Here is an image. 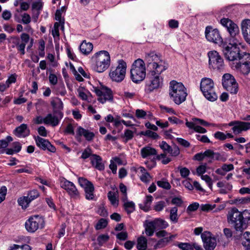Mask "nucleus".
Segmentation results:
<instances>
[{
	"label": "nucleus",
	"instance_id": "nucleus-1",
	"mask_svg": "<svg viewBox=\"0 0 250 250\" xmlns=\"http://www.w3.org/2000/svg\"><path fill=\"white\" fill-rule=\"evenodd\" d=\"M227 220L237 231L242 233L247 228V222L250 220V210H245L243 212L233 208L227 215Z\"/></svg>",
	"mask_w": 250,
	"mask_h": 250
},
{
	"label": "nucleus",
	"instance_id": "nucleus-2",
	"mask_svg": "<svg viewBox=\"0 0 250 250\" xmlns=\"http://www.w3.org/2000/svg\"><path fill=\"white\" fill-rule=\"evenodd\" d=\"M168 94L170 99L177 105L184 102L188 96L187 89L184 84L174 80L169 83Z\"/></svg>",
	"mask_w": 250,
	"mask_h": 250
},
{
	"label": "nucleus",
	"instance_id": "nucleus-3",
	"mask_svg": "<svg viewBox=\"0 0 250 250\" xmlns=\"http://www.w3.org/2000/svg\"><path fill=\"white\" fill-rule=\"evenodd\" d=\"M233 43H229L225 47L224 53L227 60L233 63L238 62L241 57L245 54L246 52L241 51L238 45L240 43L237 38L234 39Z\"/></svg>",
	"mask_w": 250,
	"mask_h": 250
},
{
	"label": "nucleus",
	"instance_id": "nucleus-4",
	"mask_svg": "<svg viewBox=\"0 0 250 250\" xmlns=\"http://www.w3.org/2000/svg\"><path fill=\"white\" fill-rule=\"evenodd\" d=\"M145 61L150 71H156L158 73H162L167 69L165 62L154 52L146 54Z\"/></svg>",
	"mask_w": 250,
	"mask_h": 250
},
{
	"label": "nucleus",
	"instance_id": "nucleus-5",
	"mask_svg": "<svg viewBox=\"0 0 250 250\" xmlns=\"http://www.w3.org/2000/svg\"><path fill=\"white\" fill-rule=\"evenodd\" d=\"M92 60L95 62V70L102 73L106 70L110 63V57L109 53L104 50L96 53L92 57Z\"/></svg>",
	"mask_w": 250,
	"mask_h": 250
},
{
	"label": "nucleus",
	"instance_id": "nucleus-6",
	"mask_svg": "<svg viewBox=\"0 0 250 250\" xmlns=\"http://www.w3.org/2000/svg\"><path fill=\"white\" fill-rule=\"evenodd\" d=\"M131 79L135 83L143 81L146 76V69L144 62L140 59L135 60L130 69Z\"/></svg>",
	"mask_w": 250,
	"mask_h": 250
},
{
	"label": "nucleus",
	"instance_id": "nucleus-7",
	"mask_svg": "<svg viewBox=\"0 0 250 250\" xmlns=\"http://www.w3.org/2000/svg\"><path fill=\"white\" fill-rule=\"evenodd\" d=\"M161 74L156 71H150L148 76V81L145 87V91L147 93H150L162 87L163 78L160 76Z\"/></svg>",
	"mask_w": 250,
	"mask_h": 250
},
{
	"label": "nucleus",
	"instance_id": "nucleus-8",
	"mask_svg": "<svg viewBox=\"0 0 250 250\" xmlns=\"http://www.w3.org/2000/svg\"><path fill=\"white\" fill-rule=\"evenodd\" d=\"M200 89L205 98L210 101H215L217 95L214 91V83L208 78H202L200 83Z\"/></svg>",
	"mask_w": 250,
	"mask_h": 250
},
{
	"label": "nucleus",
	"instance_id": "nucleus-9",
	"mask_svg": "<svg viewBox=\"0 0 250 250\" xmlns=\"http://www.w3.org/2000/svg\"><path fill=\"white\" fill-rule=\"evenodd\" d=\"M232 67L250 80V54L247 52L244 54L238 62L233 63Z\"/></svg>",
	"mask_w": 250,
	"mask_h": 250
},
{
	"label": "nucleus",
	"instance_id": "nucleus-10",
	"mask_svg": "<svg viewBox=\"0 0 250 250\" xmlns=\"http://www.w3.org/2000/svg\"><path fill=\"white\" fill-rule=\"evenodd\" d=\"M118 63V65L116 68L111 69L109 76L112 81L121 82L125 77L126 63L123 60H119Z\"/></svg>",
	"mask_w": 250,
	"mask_h": 250
},
{
	"label": "nucleus",
	"instance_id": "nucleus-11",
	"mask_svg": "<svg viewBox=\"0 0 250 250\" xmlns=\"http://www.w3.org/2000/svg\"><path fill=\"white\" fill-rule=\"evenodd\" d=\"M200 125L205 126H208L209 125L212 126H216V125L214 124H210L203 119L195 117L192 118L190 121H188V120L186 119V125L188 128L193 129L196 132L200 133H206L207 131V129L201 126Z\"/></svg>",
	"mask_w": 250,
	"mask_h": 250
},
{
	"label": "nucleus",
	"instance_id": "nucleus-12",
	"mask_svg": "<svg viewBox=\"0 0 250 250\" xmlns=\"http://www.w3.org/2000/svg\"><path fill=\"white\" fill-rule=\"evenodd\" d=\"M44 226V220L42 217L39 215L30 216L25 223L26 230L30 233L35 232L38 229H42Z\"/></svg>",
	"mask_w": 250,
	"mask_h": 250
},
{
	"label": "nucleus",
	"instance_id": "nucleus-13",
	"mask_svg": "<svg viewBox=\"0 0 250 250\" xmlns=\"http://www.w3.org/2000/svg\"><path fill=\"white\" fill-rule=\"evenodd\" d=\"M155 234L157 237L162 238L158 240L154 246L155 250L165 247L177 236L176 234H171L165 230H159L156 232Z\"/></svg>",
	"mask_w": 250,
	"mask_h": 250
},
{
	"label": "nucleus",
	"instance_id": "nucleus-14",
	"mask_svg": "<svg viewBox=\"0 0 250 250\" xmlns=\"http://www.w3.org/2000/svg\"><path fill=\"white\" fill-rule=\"evenodd\" d=\"M223 87L230 94H235L238 90V85L234 77L229 73L225 74L222 79Z\"/></svg>",
	"mask_w": 250,
	"mask_h": 250
},
{
	"label": "nucleus",
	"instance_id": "nucleus-15",
	"mask_svg": "<svg viewBox=\"0 0 250 250\" xmlns=\"http://www.w3.org/2000/svg\"><path fill=\"white\" fill-rule=\"evenodd\" d=\"M210 68L220 70L224 68V60L216 51H210L208 53Z\"/></svg>",
	"mask_w": 250,
	"mask_h": 250
},
{
	"label": "nucleus",
	"instance_id": "nucleus-16",
	"mask_svg": "<svg viewBox=\"0 0 250 250\" xmlns=\"http://www.w3.org/2000/svg\"><path fill=\"white\" fill-rule=\"evenodd\" d=\"M220 23L226 27L231 37L235 39L239 37V29L237 25L229 18H223Z\"/></svg>",
	"mask_w": 250,
	"mask_h": 250
},
{
	"label": "nucleus",
	"instance_id": "nucleus-17",
	"mask_svg": "<svg viewBox=\"0 0 250 250\" xmlns=\"http://www.w3.org/2000/svg\"><path fill=\"white\" fill-rule=\"evenodd\" d=\"M206 38L208 41L217 44L223 42L220 33L218 29H213L211 26H207L205 30Z\"/></svg>",
	"mask_w": 250,
	"mask_h": 250
},
{
	"label": "nucleus",
	"instance_id": "nucleus-18",
	"mask_svg": "<svg viewBox=\"0 0 250 250\" xmlns=\"http://www.w3.org/2000/svg\"><path fill=\"white\" fill-rule=\"evenodd\" d=\"M61 187L66 190L71 198L74 199L79 198V192L72 182L63 179L61 181Z\"/></svg>",
	"mask_w": 250,
	"mask_h": 250
},
{
	"label": "nucleus",
	"instance_id": "nucleus-19",
	"mask_svg": "<svg viewBox=\"0 0 250 250\" xmlns=\"http://www.w3.org/2000/svg\"><path fill=\"white\" fill-rule=\"evenodd\" d=\"M204 247L206 250H213L216 246V238L209 231H205L201 234Z\"/></svg>",
	"mask_w": 250,
	"mask_h": 250
},
{
	"label": "nucleus",
	"instance_id": "nucleus-20",
	"mask_svg": "<svg viewBox=\"0 0 250 250\" xmlns=\"http://www.w3.org/2000/svg\"><path fill=\"white\" fill-rule=\"evenodd\" d=\"M94 91L99 97L98 100L102 104H104L106 101L112 99V92L110 89L107 87H103L101 89L95 87Z\"/></svg>",
	"mask_w": 250,
	"mask_h": 250
},
{
	"label": "nucleus",
	"instance_id": "nucleus-21",
	"mask_svg": "<svg viewBox=\"0 0 250 250\" xmlns=\"http://www.w3.org/2000/svg\"><path fill=\"white\" fill-rule=\"evenodd\" d=\"M241 29L244 39L248 43L250 44V20L243 21Z\"/></svg>",
	"mask_w": 250,
	"mask_h": 250
},
{
	"label": "nucleus",
	"instance_id": "nucleus-22",
	"mask_svg": "<svg viewBox=\"0 0 250 250\" xmlns=\"http://www.w3.org/2000/svg\"><path fill=\"white\" fill-rule=\"evenodd\" d=\"M250 129V123L238 121L235 126L232 127V130L235 135L241 133L243 131H247Z\"/></svg>",
	"mask_w": 250,
	"mask_h": 250
},
{
	"label": "nucleus",
	"instance_id": "nucleus-23",
	"mask_svg": "<svg viewBox=\"0 0 250 250\" xmlns=\"http://www.w3.org/2000/svg\"><path fill=\"white\" fill-rule=\"evenodd\" d=\"M14 134L18 137H25L29 135L30 130L26 124H22L15 128Z\"/></svg>",
	"mask_w": 250,
	"mask_h": 250
},
{
	"label": "nucleus",
	"instance_id": "nucleus-24",
	"mask_svg": "<svg viewBox=\"0 0 250 250\" xmlns=\"http://www.w3.org/2000/svg\"><path fill=\"white\" fill-rule=\"evenodd\" d=\"M90 161L92 166L95 168L102 170L104 168V164L102 163V158L96 154H93L90 157Z\"/></svg>",
	"mask_w": 250,
	"mask_h": 250
},
{
	"label": "nucleus",
	"instance_id": "nucleus-25",
	"mask_svg": "<svg viewBox=\"0 0 250 250\" xmlns=\"http://www.w3.org/2000/svg\"><path fill=\"white\" fill-rule=\"evenodd\" d=\"M77 133L79 136H83L88 141H92L95 136L93 132L85 129L81 126H79L77 128Z\"/></svg>",
	"mask_w": 250,
	"mask_h": 250
},
{
	"label": "nucleus",
	"instance_id": "nucleus-26",
	"mask_svg": "<svg viewBox=\"0 0 250 250\" xmlns=\"http://www.w3.org/2000/svg\"><path fill=\"white\" fill-rule=\"evenodd\" d=\"M140 153L143 158H146L150 156L156 155L157 151L154 148L146 146L141 149Z\"/></svg>",
	"mask_w": 250,
	"mask_h": 250
},
{
	"label": "nucleus",
	"instance_id": "nucleus-27",
	"mask_svg": "<svg viewBox=\"0 0 250 250\" xmlns=\"http://www.w3.org/2000/svg\"><path fill=\"white\" fill-rule=\"evenodd\" d=\"M60 120L58 117L49 113L44 117V124L56 126L59 124Z\"/></svg>",
	"mask_w": 250,
	"mask_h": 250
},
{
	"label": "nucleus",
	"instance_id": "nucleus-28",
	"mask_svg": "<svg viewBox=\"0 0 250 250\" xmlns=\"http://www.w3.org/2000/svg\"><path fill=\"white\" fill-rule=\"evenodd\" d=\"M137 171L140 174V178L142 182L147 183L150 181L151 177L144 167H139Z\"/></svg>",
	"mask_w": 250,
	"mask_h": 250
},
{
	"label": "nucleus",
	"instance_id": "nucleus-29",
	"mask_svg": "<svg viewBox=\"0 0 250 250\" xmlns=\"http://www.w3.org/2000/svg\"><path fill=\"white\" fill-rule=\"evenodd\" d=\"M93 47V44L91 43L86 42L84 41L80 46V50L83 54L88 55L91 52Z\"/></svg>",
	"mask_w": 250,
	"mask_h": 250
},
{
	"label": "nucleus",
	"instance_id": "nucleus-30",
	"mask_svg": "<svg viewBox=\"0 0 250 250\" xmlns=\"http://www.w3.org/2000/svg\"><path fill=\"white\" fill-rule=\"evenodd\" d=\"M153 197L151 195H149L146 196V200L143 204L140 205V208L145 211L149 210L150 204L152 201Z\"/></svg>",
	"mask_w": 250,
	"mask_h": 250
},
{
	"label": "nucleus",
	"instance_id": "nucleus-31",
	"mask_svg": "<svg viewBox=\"0 0 250 250\" xmlns=\"http://www.w3.org/2000/svg\"><path fill=\"white\" fill-rule=\"evenodd\" d=\"M117 192L110 191L107 193V197L111 204L114 206L118 205L119 201L117 199Z\"/></svg>",
	"mask_w": 250,
	"mask_h": 250
},
{
	"label": "nucleus",
	"instance_id": "nucleus-32",
	"mask_svg": "<svg viewBox=\"0 0 250 250\" xmlns=\"http://www.w3.org/2000/svg\"><path fill=\"white\" fill-rule=\"evenodd\" d=\"M147 247V240L145 237H139L137 240V248L139 250H146Z\"/></svg>",
	"mask_w": 250,
	"mask_h": 250
},
{
	"label": "nucleus",
	"instance_id": "nucleus-33",
	"mask_svg": "<svg viewBox=\"0 0 250 250\" xmlns=\"http://www.w3.org/2000/svg\"><path fill=\"white\" fill-rule=\"evenodd\" d=\"M156 228L155 223L154 221L148 222L146 227V233L149 236H152Z\"/></svg>",
	"mask_w": 250,
	"mask_h": 250
},
{
	"label": "nucleus",
	"instance_id": "nucleus-34",
	"mask_svg": "<svg viewBox=\"0 0 250 250\" xmlns=\"http://www.w3.org/2000/svg\"><path fill=\"white\" fill-rule=\"evenodd\" d=\"M85 193V198L87 200H92L94 198V187L93 185H90V186L84 189Z\"/></svg>",
	"mask_w": 250,
	"mask_h": 250
},
{
	"label": "nucleus",
	"instance_id": "nucleus-35",
	"mask_svg": "<svg viewBox=\"0 0 250 250\" xmlns=\"http://www.w3.org/2000/svg\"><path fill=\"white\" fill-rule=\"evenodd\" d=\"M124 207L127 214L133 212L135 209V205L132 201H126L124 203Z\"/></svg>",
	"mask_w": 250,
	"mask_h": 250
},
{
	"label": "nucleus",
	"instance_id": "nucleus-36",
	"mask_svg": "<svg viewBox=\"0 0 250 250\" xmlns=\"http://www.w3.org/2000/svg\"><path fill=\"white\" fill-rule=\"evenodd\" d=\"M34 139L35 140L37 146L41 149H43L45 148V146L47 143V140L42 138L39 136H35Z\"/></svg>",
	"mask_w": 250,
	"mask_h": 250
},
{
	"label": "nucleus",
	"instance_id": "nucleus-37",
	"mask_svg": "<svg viewBox=\"0 0 250 250\" xmlns=\"http://www.w3.org/2000/svg\"><path fill=\"white\" fill-rule=\"evenodd\" d=\"M177 211L178 209L176 207L172 208L170 210L169 218L170 220L174 223H176L178 220Z\"/></svg>",
	"mask_w": 250,
	"mask_h": 250
},
{
	"label": "nucleus",
	"instance_id": "nucleus-38",
	"mask_svg": "<svg viewBox=\"0 0 250 250\" xmlns=\"http://www.w3.org/2000/svg\"><path fill=\"white\" fill-rule=\"evenodd\" d=\"M11 39H13L16 40V42L17 43V46H16L18 50L21 52L22 55H24L25 54V48L26 44H24L23 43H19L20 39L17 36H13L11 37Z\"/></svg>",
	"mask_w": 250,
	"mask_h": 250
},
{
	"label": "nucleus",
	"instance_id": "nucleus-39",
	"mask_svg": "<svg viewBox=\"0 0 250 250\" xmlns=\"http://www.w3.org/2000/svg\"><path fill=\"white\" fill-rule=\"evenodd\" d=\"M242 244L245 247L250 246V232L246 231L244 233L242 238Z\"/></svg>",
	"mask_w": 250,
	"mask_h": 250
},
{
	"label": "nucleus",
	"instance_id": "nucleus-40",
	"mask_svg": "<svg viewBox=\"0 0 250 250\" xmlns=\"http://www.w3.org/2000/svg\"><path fill=\"white\" fill-rule=\"evenodd\" d=\"M18 202L19 205L21 206L22 208H25L31 202L27 196H23L19 198Z\"/></svg>",
	"mask_w": 250,
	"mask_h": 250
},
{
	"label": "nucleus",
	"instance_id": "nucleus-41",
	"mask_svg": "<svg viewBox=\"0 0 250 250\" xmlns=\"http://www.w3.org/2000/svg\"><path fill=\"white\" fill-rule=\"evenodd\" d=\"M78 182L80 186L84 189L90 186V185H93L91 182L83 177H79L78 178Z\"/></svg>",
	"mask_w": 250,
	"mask_h": 250
},
{
	"label": "nucleus",
	"instance_id": "nucleus-42",
	"mask_svg": "<svg viewBox=\"0 0 250 250\" xmlns=\"http://www.w3.org/2000/svg\"><path fill=\"white\" fill-rule=\"evenodd\" d=\"M156 226L159 227L162 229H164L168 227V223L164 220L158 219L154 221Z\"/></svg>",
	"mask_w": 250,
	"mask_h": 250
},
{
	"label": "nucleus",
	"instance_id": "nucleus-43",
	"mask_svg": "<svg viewBox=\"0 0 250 250\" xmlns=\"http://www.w3.org/2000/svg\"><path fill=\"white\" fill-rule=\"evenodd\" d=\"M40 195L38 191L36 189H33L30 191L27 195V197L29 200L31 202L34 199L37 198Z\"/></svg>",
	"mask_w": 250,
	"mask_h": 250
},
{
	"label": "nucleus",
	"instance_id": "nucleus-44",
	"mask_svg": "<svg viewBox=\"0 0 250 250\" xmlns=\"http://www.w3.org/2000/svg\"><path fill=\"white\" fill-rule=\"evenodd\" d=\"M93 154L91 149L89 147H86L83 151L81 158L83 159H86L89 157L90 158Z\"/></svg>",
	"mask_w": 250,
	"mask_h": 250
},
{
	"label": "nucleus",
	"instance_id": "nucleus-45",
	"mask_svg": "<svg viewBox=\"0 0 250 250\" xmlns=\"http://www.w3.org/2000/svg\"><path fill=\"white\" fill-rule=\"evenodd\" d=\"M107 225V221L106 219L104 218L100 219L95 226V229L97 230L105 228Z\"/></svg>",
	"mask_w": 250,
	"mask_h": 250
},
{
	"label": "nucleus",
	"instance_id": "nucleus-46",
	"mask_svg": "<svg viewBox=\"0 0 250 250\" xmlns=\"http://www.w3.org/2000/svg\"><path fill=\"white\" fill-rule=\"evenodd\" d=\"M166 206V203L164 201H160L155 203L153 208L156 211H161Z\"/></svg>",
	"mask_w": 250,
	"mask_h": 250
},
{
	"label": "nucleus",
	"instance_id": "nucleus-47",
	"mask_svg": "<svg viewBox=\"0 0 250 250\" xmlns=\"http://www.w3.org/2000/svg\"><path fill=\"white\" fill-rule=\"evenodd\" d=\"M178 246L182 250H193L192 244L188 243H179L178 244Z\"/></svg>",
	"mask_w": 250,
	"mask_h": 250
},
{
	"label": "nucleus",
	"instance_id": "nucleus-48",
	"mask_svg": "<svg viewBox=\"0 0 250 250\" xmlns=\"http://www.w3.org/2000/svg\"><path fill=\"white\" fill-rule=\"evenodd\" d=\"M141 134L144 136L151 137L154 139L159 138V135L157 134V133L150 130H147L146 131H142Z\"/></svg>",
	"mask_w": 250,
	"mask_h": 250
},
{
	"label": "nucleus",
	"instance_id": "nucleus-49",
	"mask_svg": "<svg viewBox=\"0 0 250 250\" xmlns=\"http://www.w3.org/2000/svg\"><path fill=\"white\" fill-rule=\"evenodd\" d=\"M109 238V237L107 234H102L99 235L97 238L98 244L100 246L103 245L108 240Z\"/></svg>",
	"mask_w": 250,
	"mask_h": 250
},
{
	"label": "nucleus",
	"instance_id": "nucleus-50",
	"mask_svg": "<svg viewBox=\"0 0 250 250\" xmlns=\"http://www.w3.org/2000/svg\"><path fill=\"white\" fill-rule=\"evenodd\" d=\"M157 184L159 187L166 189H169L171 188L170 185L167 181H158Z\"/></svg>",
	"mask_w": 250,
	"mask_h": 250
},
{
	"label": "nucleus",
	"instance_id": "nucleus-51",
	"mask_svg": "<svg viewBox=\"0 0 250 250\" xmlns=\"http://www.w3.org/2000/svg\"><path fill=\"white\" fill-rule=\"evenodd\" d=\"M201 179L205 181L208 184L210 189L212 188V182L211 178L208 175H202L201 176Z\"/></svg>",
	"mask_w": 250,
	"mask_h": 250
},
{
	"label": "nucleus",
	"instance_id": "nucleus-52",
	"mask_svg": "<svg viewBox=\"0 0 250 250\" xmlns=\"http://www.w3.org/2000/svg\"><path fill=\"white\" fill-rule=\"evenodd\" d=\"M124 137L125 138V142L131 140L134 137V133L129 129H126L125 131Z\"/></svg>",
	"mask_w": 250,
	"mask_h": 250
},
{
	"label": "nucleus",
	"instance_id": "nucleus-53",
	"mask_svg": "<svg viewBox=\"0 0 250 250\" xmlns=\"http://www.w3.org/2000/svg\"><path fill=\"white\" fill-rule=\"evenodd\" d=\"M206 164L199 166L196 169V172L198 175L201 176L205 173L206 171Z\"/></svg>",
	"mask_w": 250,
	"mask_h": 250
},
{
	"label": "nucleus",
	"instance_id": "nucleus-54",
	"mask_svg": "<svg viewBox=\"0 0 250 250\" xmlns=\"http://www.w3.org/2000/svg\"><path fill=\"white\" fill-rule=\"evenodd\" d=\"M214 137L219 140L224 141L227 139V135L220 131H217L214 134Z\"/></svg>",
	"mask_w": 250,
	"mask_h": 250
},
{
	"label": "nucleus",
	"instance_id": "nucleus-55",
	"mask_svg": "<svg viewBox=\"0 0 250 250\" xmlns=\"http://www.w3.org/2000/svg\"><path fill=\"white\" fill-rule=\"evenodd\" d=\"M171 203L172 205H175L177 207H181L183 204L182 199L179 197H174L172 199Z\"/></svg>",
	"mask_w": 250,
	"mask_h": 250
},
{
	"label": "nucleus",
	"instance_id": "nucleus-56",
	"mask_svg": "<svg viewBox=\"0 0 250 250\" xmlns=\"http://www.w3.org/2000/svg\"><path fill=\"white\" fill-rule=\"evenodd\" d=\"M10 250H31V249L29 246L27 245H22L21 246L15 245L14 247L11 248Z\"/></svg>",
	"mask_w": 250,
	"mask_h": 250
},
{
	"label": "nucleus",
	"instance_id": "nucleus-57",
	"mask_svg": "<svg viewBox=\"0 0 250 250\" xmlns=\"http://www.w3.org/2000/svg\"><path fill=\"white\" fill-rule=\"evenodd\" d=\"M196 138L198 140L201 141V142L204 143H209L210 142L209 139L208 138L207 136L206 135H196Z\"/></svg>",
	"mask_w": 250,
	"mask_h": 250
},
{
	"label": "nucleus",
	"instance_id": "nucleus-58",
	"mask_svg": "<svg viewBox=\"0 0 250 250\" xmlns=\"http://www.w3.org/2000/svg\"><path fill=\"white\" fill-rule=\"evenodd\" d=\"M45 148L42 150H47L50 152L54 153L56 152V147L53 146L48 140L47 143H46V145L45 146Z\"/></svg>",
	"mask_w": 250,
	"mask_h": 250
},
{
	"label": "nucleus",
	"instance_id": "nucleus-59",
	"mask_svg": "<svg viewBox=\"0 0 250 250\" xmlns=\"http://www.w3.org/2000/svg\"><path fill=\"white\" fill-rule=\"evenodd\" d=\"M7 192V188L6 187L3 186L0 189V203L3 201L5 198Z\"/></svg>",
	"mask_w": 250,
	"mask_h": 250
},
{
	"label": "nucleus",
	"instance_id": "nucleus-60",
	"mask_svg": "<svg viewBox=\"0 0 250 250\" xmlns=\"http://www.w3.org/2000/svg\"><path fill=\"white\" fill-rule=\"evenodd\" d=\"M176 140L179 144H180L181 145L184 147H188L190 146V143L188 141L183 138H177L176 139Z\"/></svg>",
	"mask_w": 250,
	"mask_h": 250
},
{
	"label": "nucleus",
	"instance_id": "nucleus-61",
	"mask_svg": "<svg viewBox=\"0 0 250 250\" xmlns=\"http://www.w3.org/2000/svg\"><path fill=\"white\" fill-rule=\"evenodd\" d=\"M146 115V112L142 109H137L136 110V116L138 118H145Z\"/></svg>",
	"mask_w": 250,
	"mask_h": 250
},
{
	"label": "nucleus",
	"instance_id": "nucleus-62",
	"mask_svg": "<svg viewBox=\"0 0 250 250\" xmlns=\"http://www.w3.org/2000/svg\"><path fill=\"white\" fill-rule=\"evenodd\" d=\"M216 207L215 204L212 205L210 204L202 205L201 209L203 211H209L213 210Z\"/></svg>",
	"mask_w": 250,
	"mask_h": 250
},
{
	"label": "nucleus",
	"instance_id": "nucleus-63",
	"mask_svg": "<svg viewBox=\"0 0 250 250\" xmlns=\"http://www.w3.org/2000/svg\"><path fill=\"white\" fill-rule=\"evenodd\" d=\"M12 17V14L11 12L8 10H5L2 13V18L6 21H8Z\"/></svg>",
	"mask_w": 250,
	"mask_h": 250
},
{
	"label": "nucleus",
	"instance_id": "nucleus-64",
	"mask_svg": "<svg viewBox=\"0 0 250 250\" xmlns=\"http://www.w3.org/2000/svg\"><path fill=\"white\" fill-rule=\"evenodd\" d=\"M22 22L24 24H28L31 21V18L29 14L24 13L22 15Z\"/></svg>",
	"mask_w": 250,
	"mask_h": 250
}]
</instances>
